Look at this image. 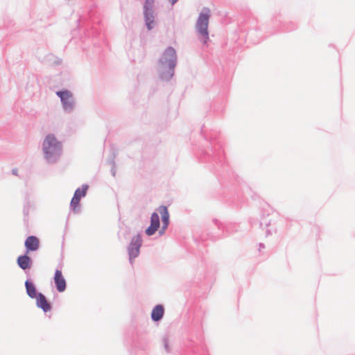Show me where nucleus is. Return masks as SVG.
I'll use <instances>...</instances> for the list:
<instances>
[{"label":"nucleus","instance_id":"obj_2","mask_svg":"<svg viewBox=\"0 0 355 355\" xmlns=\"http://www.w3.org/2000/svg\"><path fill=\"white\" fill-rule=\"evenodd\" d=\"M176 53L173 48H168L160 60V75L162 80H168L174 73Z\"/></svg>","mask_w":355,"mask_h":355},{"label":"nucleus","instance_id":"obj_16","mask_svg":"<svg viewBox=\"0 0 355 355\" xmlns=\"http://www.w3.org/2000/svg\"><path fill=\"white\" fill-rule=\"evenodd\" d=\"M155 0H146L144 3V11H153L152 8L153 6Z\"/></svg>","mask_w":355,"mask_h":355},{"label":"nucleus","instance_id":"obj_10","mask_svg":"<svg viewBox=\"0 0 355 355\" xmlns=\"http://www.w3.org/2000/svg\"><path fill=\"white\" fill-rule=\"evenodd\" d=\"M35 298L37 306L41 308L44 312L51 310V306L43 294L38 293Z\"/></svg>","mask_w":355,"mask_h":355},{"label":"nucleus","instance_id":"obj_12","mask_svg":"<svg viewBox=\"0 0 355 355\" xmlns=\"http://www.w3.org/2000/svg\"><path fill=\"white\" fill-rule=\"evenodd\" d=\"M17 263L21 269L26 270L31 267V259L26 254L23 255V256H19L17 258Z\"/></svg>","mask_w":355,"mask_h":355},{"label":"nucleus","instance_id":"obj_4","mask_svg":"<svg viewBox=\"0 0 355 355\" xmlns=\"http://www.w3.org/2000/svg\"><path fill=\"white\" fill-rule=\"evenodd\" d=\"M142 240L141 237L137 235L133 237L130 245L128 248L130 259L132 261V259L137 257L139 254V248L141 245Z\"/></svg>","mask_w":355,"mask_h":355},{"label":"nucleus","instance_id":"obj_8","mask_svg":"<svg viewBox=\"0 0 355 355\" xmlns=\"http://www.w3.org/2000/svg\"><path fill=\"white\" fill-rule=\"evenodd\" d=\"M24 245L26 253H28L30 251H35L39 248L40 241L36 236H30L26 239Z\"/></svg>","mask_w":355,"mask_h":355},{"label":"nucleus","instance_id":"obj_17","mask_svg":"<svg viewBox=\"0 0 355 355\" xmlns=\"http://www.w3.org/2000/svg\"><path fill=\"white\" fill-rule=\"evenodd\" d=\"M171 1L172 3L173 4V3H175L178 0H171Z\"/></svg>","mask_w":355,"mask_h":355},{"label":"nucleus","instance_id":"obj_13","mask_svg":"<svg viewBox=\"0 0 355 355\" xmlns=\"http://www.w3.org/2000/svg\"><path fill=\"white\" fill-rule=\"evenodd\" d=\"M164 307L162 305H157L152 311L151 317L154 321L159 320L164 315Z\"/></svg>","mask_w":355,"mask_h":355},{"label":"nucleus","instance_id":"obj_15","mask_svg":"<svg viewBox=\"0 0 355 355\" xmlns=\"http://www.w3.org/2000/svg\"><path fill=\"white\" fill-rule=\"evenodd\" d=\"M144 15H145V20L146 24L148 27V28L150 30L153 28V24L154 22V16H153V11H144Z\"/></svg>","mask_w":355,"mask_h":355},{"label":"nucleus","instance_id":"obj_3","mask_svg":"<svg viewBox=\"0 0 355 355\" xmlns=\"http://www.w3.org/2000/svg\"><path fill=\"white\" fill-rule=\"evenodd\" d=\"M210 16V9L204 8L200 12L196 22V28L199 34V37L204 43H206L209 39L208 26Z\"/></svg>","mask_w":355,"mask_h":355},{"label":"nucleus","instance_id":"obj_9","mask_svg":"<svg viewBox=\"0 0 355 355\" xmlns=\"http://www.w3.org/2000/svg\"><path fill=\"white\" fill-rule=\"evenodd\" d=\"M57 95L60 96L65 109L71 107L73 97L69 91L58 92Z\"/></svg>","mask_w":355,"mask_h":355},{"label":"nucleus","instance_id":"obj_1","mask_svg":"<svg viewBox=\"0 0 355 355\" xmlns=\"http://www.w3.org/2000/svg\"><path fill=\"white\" fill-rule=\"evenodd\" d=\"M62 148V145L55 136L53 134H49L45 137L42 149L46 159L50 162H55L60 157Z\"/></svg>","mask_w":355,"mask_h":355},{"label":"nucleus","instance_id":"obj_14","mask_svg":"<svg viewBox=\"0 0 355 355\" xmlns=\"http://www.w3.org/2000/svg\"><path fill=\"white\" fill-rule=\"evenodd\" d=\"M25 286L28 295L31 298H35L37 296V294L33 284L28 281H26L25 282Z\"/></svg>","mask_w":355,"mask_h":355},{"label":"nucleus","instance_id":"obj_6","mask_svg":"<svg viewBox=\"0 0 355 355\" xmlns=\"http://www.w3.org/2000/svg\"><path fill=\"white\" fill-rule=\"evenodd\" d=\"M53 279L57 291L60 293L64 292L66 289L67 284L61 270H55Z\"/></svg>","mask_w":355,"mask_h":355},{"label":"nucleus","instance_id":"obj_5","mask_svg":"<svg viewBox=\"0 0 355 355\" xmlns=\"http://www.w3.org/2000/svg\"><path fill=\"white\" fill-rule=\"evenodd\" d=\"M88 187L85 185L82 188H78L75 191L73 198L71 201V207L76 211L79 206L80 199L86 195Z\"/></svg>","mask_w":355,"mask_h":355},{"label":"nucleus","instance_id":"obj_11","mask_svg":"<svg viewBox=\"0 0 355 355\" xmlns=\"http://www.w3.org/2000/svg\"><path fill=\"white\" fill-rule=\"evenodd\" d=\"M157 211L160 214L162 220V232L165 231L169 223V214L166 207L160 206L157 209Z\"/></svg>","mask_w":355,"mask_h":355},{"label":"nucleus","instance_id":"obj_7","mask_svg":"<svg viewBox=\"0 0 355 355\" xmlns=\"http://www.w3.org/2000/svg\"><path fill=\"white\" fill-rule=\"evenodd\" d=\"M159 218L157 213H153L150 218V225L146 230L148 236L153 235L159 227Z\"/></svg>","mask_w":355,"mask_h":355}]
</instances>
